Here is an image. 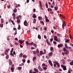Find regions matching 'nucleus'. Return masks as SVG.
<instances>
[{"instance_id": "nucleus-31", "label": "nucleus", "mask_w": 73, "mask_h": 73, "mask_svg": "<svg viewBox=\"0 0 73 73\" xmlns=\"http://www.w3.org/2000/svg\"><path fill=\"white\" fill-rule=\"evenodd\" d=\"M18 70H21L22 69V67H18Z\"/></svg>"}, {"instance_id": "nucleus-60", "label": "nucleus", "mask_w": 73, "mask_h": 73, "mask_svg": "<svg viewBox=\"0 0 73 73\" xmlns=\"http://www.w3.org/2000/svg\"><path fill=\"white\" fill-rule=\"evenodd\" d=\"M33 45H34V46H35V47H37V46H36L37 45V44H33Z\"/></svg>"}, {"instance_id": "nucleus-51", "label": "nucleus", "mask_w": 73, "mask_h": 73, "mask_svg": "<svg viewBox=\"0 0 73 73\" xmlns=\"http://www.w3.org/2000/svg\"><path fill=\"white\" fill-rule=\"evenodd\" d=\"M20 48H23V46L21 45V44H20Z\"/></svg>"}, {"instance_id": "nucleus-14", "label": "nucleus", "mask_w": 73, "mask_h": 73, "mask_svg": "<svg viewBox=\"0 0 73 73\" xmlns=\"http://www.w3.org/2000/svg\"><path fill=\"white\" fill-rule=\"evenodd\" d=\"M32 17L33 18H36V17H37L36 16V14H33V16Z\"/></svg>"}, {"instance_id": "nucleus-15", "label": "nucleus", "mask_w": 73, "mask_h": 73, "mask_svg": "<svg viewBox=\"0 0 73 73\" xmlns=\"http://www.w3.org/2000/svg\"><path fill=\"white\" fill-rule=\"evenodd\" d=\"M70 65H73V60L71 62H70Z\"/></svg>"}, {"instance_id": "nucleus-27", "label": "nucleus", "mask_w": 73, "mask_h": 73, "mask_svg": "<svg viewBox=\"0 0 73 73\" xmlns=\"http://www.w3.org/2000/svg\"><path fill=\"white\" fill-rule=\"evenodd\" d=\"M43 69L44 70H46L47 69V68L46 67H45L44 68H43Z\"/></svg>"}, {"instance_id": "nucleus-11", "label": "nucleus", "mask_w": 73, "mask_h": 73, "mask_svg": "<svg viewBox=\"0 0 73 73\" xmlns=\"http://www.w3.org/2000/svg\"><path fill=\"white\" fill-rule=\"evenodd\" d=\"M19 42L20 43V44H22V43H23V41L20 40H19Z\"/></svg>"}, {"instance_id": "nucleus-28", "label": "nucleus", "mask_w": 73, "mask_h": 73, "mask_svg": "<svg viewBox=\"0 0 73 73\" xmlns=\"http://www.w3.org/2000/svg\"><path fill=\"white\" fill-rule=\"evenodd\" d=\"M17 21L18 24H19V23H20V22H21V21L19 20H17Z\"/></svg>"}, {"instance_id": "nucleus-35", "label": "nucleus", "mask_w": 73, "mask_h": 73, "mask_svg": "<svg viewBox=\"0 0 73 73\" xmlns=\"http://www.w3.org/2000/svg\"><path fill=\"white\" fill-rule=\"evenodd\" d=\"M0 26L2 28L3 27V24L1 23V24H0Z\"/></svg>"}, {"instance_id": "nucleus-23", "label": "nucleus", "mask_w": 73, "mask_h": 73, "mask_svg": "<svg viewBox=\"0 0 73 73\" xmlns=\"http://www.w3.org/2000/svg\"><path fill=\"white\" fill-rule=\"evenodd\" d=\"M54 8L55 11H57L58 9V7H54Z\"/></svg>"}, {"instance_id": "nucleus-4", "label": "nucleus", "mask_w": 73, "mask_h": 73, "mask_svg": "<svg viewBox=\"0 0 73 73\" xmlns=\"http://www.w3.org/2000/svg\"><path fill=\"white\" fill-rule=\"evenodd\" d=\"M54 63H55V64H56V65H57V66L58 68H60V64L58 63V62L55 61L54 62Z\"/></svg>"}, {"instance_id": "nucleus-26", "label": "nucleus", "mask_w": 73, "mask_h": 73, "mask_svg": "<svg viewBox=\"0 0 73 73\" xmlns=\"http://www.w3.org/2000/svg\"><path fill=\"white\" fill-rule=\"evenodd\" d=\"M16 11H17V9L15 8L13 10V12H14V13H16V12H17Z\"/></svg>"}, {"instance_id": "nucleus-2", "label": "nucleus", "mask_w": 73, "mask_h": 73, "mask_svg": "<svg viewBox=\"0 0 73 73\" xmlns=\"http://www.w3.org/2000/svg\"><path fill=\"white\" fill-rule=\"evenodd\" d=\"M38 69H39V71H40L41 72H42V71H43V70L42 68H41L40 66H38Z\"/></svg>"}, {"instance_id": "nucleus-45", "label": "nucleus", "mask_w": 73, "mask_h": 73, "mask_svg": "<svg viewBox=\"0 0 73 73\" xmlns=\"http://www.w3.org/2000/svg\"><path fill=\"white\" fill-rule=\"evenodd\" d=\"M47 43L49 45H51V44H50V42H47Z\"/></svg>"}, {"instance_id": "nucleus-61", "label": "nucleus", "mask_w": 73, "mask_h": 73, "mask_svg": "<svg viewBox=\"0 0 73 73\" xmlns=\"http://www.w3.org/2000/svg\"><path fill=\"white\" fill-rule=\"evenodd\" d=\"M60 16H61V17H62V18L64 17V16H63V15H62V14H60Z\"/></svg>"}, {"instance_id": "nucleus-6", "label": "nucleus", "mask_w": 73, "mask_h": 73, "mask_svg": "<svg viewBox=\"0 0 73 73\" xmlns=\"http://www.w3.org/2000/svg\"><path fill=\"white\" fill-rule=\"evenodd\" d=\"M9 65H12V64H13V62L11 60V59L9 60Z\"/></svg>"}, {"instance_id": "nucleus-52", "label": "nucleus", "mask_w": 73, "mask_h": 73, "mask_svg": "<svg viewBox=\"0 0 73 73\" xmlns=\"http://www.w3.org/2000/svg\"><path fill=\"white\" fill-rule=\"evenodd\" d=\"M13 31H17V29L16 28H14L13 29Z\"/></svg>"}, {"instance_id": "nucleus-9", "label": "nucleus", "mask_w": 73, "mask_h": 73, "mask_svg": "<svg viewBox=\"0 0 73 73\" xmlns=\"http://www.w3.org/2000/svg\"><path fill=\"white\" fill-rule=\"evenodd\" d=\"M11 70L12 72H14V68L11 67Z\"/></svg>"}, {"instance_id": "nucleus-29", "label": "nucleus", "mask_w": 73, "mask_h": 73, "mask_svg": "<svg viewBox=\"0 0 73 73\" xmlns=\"http://www.w3.org/2000/svg\"><path fill=\"white\" fill-rule=\"evenodd\" d=\"M18 29V30H20V29H21V27H20V25H19Z\"/></svg>"}, {"instance_id": "nucleus-10", "label": "nucleus", "mask_w": 73, "mask_h": 73, "mask_svg": "<svg viewBox=\"0 0 73 73\" xmlns=\"http://www.w3.org/2000/svg\"><path fill=\"white\" fill-rule=\"evenodd\" d=\"M34 70L35 71V72H36V73H38V70L36 68H34Z\"/></svg>"}, {"instance_id": "nucleus-17", "label": "nucleus", "mask_w": 73, "mask_h": 73, "mask_svg": "<svg viewBox=\"0 0 73 73\" xmlns=\"http://www.w3.org/2000/svg\"><path fill=\"white\" fill-rule=\"evenodd\" d=\"M36 58V57H33V61H35Z\"/></svg>"}, {"instance_id": "nucleus-22", "label": "nucleus", "mask_w": 73, "mask_h": 73, "mask_svg": "<svg viewBox=\"0 0 73 73\" xmlns=\"http://www.w3.org/2000/svg\"><path fill=\"white\" fill-rule=\"evenodd\" d=\"M65 26H66V25H65L62 24V28L63 29H64V27H65Z\"/></svg>"}, {"instance_id": "nucleus-41", "label": "nucleus", "mask_w": 73, "mask_h": 73, "mask_svg": "<svg viewBox=\"0 0 73 73\" xmlns=\"http://www.w3.org/2000/svg\"><path fill=\"white\" fill-rule=\"evenodd\" d=\"M46 8H48V5L47 3H46Z\"/></svg>"}, {"instance_id": "nucleus-21", "label": "nucleus", "mask_w": 73, "mask_h": 73, "mask_svg": "<svg viewBox=\"0 0 73 73\" xmlns=\"http://www.w3.org/2000/svg\"><path fill=\"white\" fill-rule=\"evenodd\" d=\"M38 20H41V19H42V18L41 17H38Z\"/></svg>"}, {"instance_id": "nucleus-30", "label": "nucleus", "mask_w": 73, "mask_h": 73, "mask_svg": "<svg viewBox=\"0 0 73 73\" xmlns=\"http://www.w3.org/2000/svg\"><path fill=\"white\" fill-rule=\"evenodd\" d=\"M22 61L23 63H25V61H26V60H25V59H23L22 60Z\"/></svg>"}, {"instance_id": "nucleus-34", "label": "nucleus", "mask_w": 73, "mask_h": 73, "mask_svg": "<svg viewBox=\"0 0 73 73\" xmlns=\"http://www.w3.org/2000/svg\"><path fill=\"white\" fill-rule=\"evenodd\" d=\"M11 21L13 25H15V23H14V22L13 21V20H11Z\"/></svg>"}, {"instance_id": "nucleus-62", "label": "nucleus", "mask_w": 73, "mask_h": 73, "mask_svg": "<svg viewBox=\"0 0 73 73\" xmlns=\"http://www.w3.org/2000/svg\"><path fill=\"white\" fill-rule=\"evenodd\" d=\"M63 24H64L65 25H66V24H65V21H63Z\"/></svg>"}, {"instance_id": "nucleus-18", "label": "nucleus", "mask_w": 73, "mask_h": 73, "mask_svg": "<svg viewBox=\"0 0 73 73\" xmlns=\"http://www.w3.org/2000/svg\"><path fill=\"white\" fill-rule=\"evenodd\" d=\"M23 57H24L25 58H26L27 57V56L25 55H24L23 56Z\"/></svg>"}, {"instance_id": "nucleus-32", "label": "nucleus", "mask_w": 73, "mask_h": 73, "mask_svg": "<svg viewBox=\"0 0 73 73\" xmlns=\"http://www.w3.org/2000/svg\"><path fill=\"white\" fill-rule=\"evenodd\" d=\"M42 51H40V56H42Z\"/></svg>"}, {"instance_id": "nucleus-36", "label": "nucleus", "mask_w": 73, "mask_h": 73, "mask_svg": "<svg viewBox=\"0 0 73 73\" xmlns=\"http://www.w3.org/2000/svg\"><path fill=\"white\" fill-rule=\"evenodd\" d=\"M53 50V47H50V50H51V51H52Z\"/></svg>"}, {"instance_id": "nucleus-3", "label": "nucleus", "mask_w": 73, "mask_h": 73, "mask_svg": "<svg viewBox=\"0 0 73 73\" xmlns=\"http://www.w3.org/2000/svg\"><path fill=\"white\" fill-rule=\"evenodd\" d=\"M61 67H62V68L64 70H66V66H65L63 65H61Z\"/></svg>"}, {"instance_id": "nucleus-43", "label": "nucleus", "mask_w": 73, "mask_h": 73, "mask_svg": "<svg viewBox=\"0 0 73 73\" xmlns=\"http://www.w3.org/2000/svg\"><path fill=\"white\" fill-rule=\"evenodd\" d=\"M40 9L41 10H42V11H43V10H44V9H43V8H42V6L41 7H40Z\"/></svg>"}, {"instance_id": "nucleus-24", "label": "nucleus", "mask_w": 73, "mask_h": 73, "mask_svg": "<svg viewBox=\"0 0 73 73\" xmlns=\"http://www.w3.org/2000/svg\"><path fill=\"white\" fill-rule=\"evenodd\" d=\"M52 54H53V53L52 52H50L49 53V56H51Z\"/></svg>"}, {"instance_id": "nucleus-40", "label": "nucleus", "mask_w": 73, "mask_h": 73, "mask_svg": "<svg viewBox=\"0 0 73 73\" xmlns=\"http://www.w3.org/2000/svg\"><path fill=\"white\" fill-rule=\"evenodd\" d=\"M63 51L64 52H66V48H63Z\"/></svg>"}, {"instance_id": "nucleus-16", "label": "nucleus", "mask_w": 73, "mask_h": 73, "mask_svg": "<svg viewBox=\"0 0 73 73\" xmlns=\"http://www.w3.org/2000/svg\"><path fill=\"white\" fill-rule=\"evenodd\" d=\"M34 21L33 22V23H34V24H35L36 23V19H34Z\"/></svg>"}, {"instance_id": "nucleus-46", "label": "nucleus", "mask_w": 73, "mask_h": 73, "mask_svg": "<svg viewBox=\"0 0 73 73\" xmlns=\"http://www.w3.org/2000/svg\"><path fill=\"white\" fill-rule=\"evenodd\" d=\"M57 35H58V36H59V37H62L61 35L60 34H57Z\"/></svg>"}, {"instance_id": "nucleus-1", "label": "nucleus", "mask_w": 73, "mask_h": 73, "mask_svg": "<svg viewBox=\"0 0 73 73\" xmlns=\"http://www.w3.org/2000/svg\"><path fill=\"white\" fill-rule=\"evenodd\" d=\"M24 24L25 26H27L28 25V24L27 21H25L24 22Z\"/></svg>"}, {"instance_id": "nucleus-53", "label": "nucleus", "mask_w": 73, "mask_h": 73, "mask_svg": "<svg viewBox=\"0 0 73 73\" xmlns=\"http://www.w3.org/2000/svg\"><path fill=\"white\" fill-rule=\"evenodd\" d=\"M33 54H36V52L35 51H34L33 52Z\"/></svg>"}, {"instance_id": "nucleus-49", "label": "nucleus", "mask_w": 73, "mask_h": 73, "mask_svg": "<svg viewBox=\"0 0 73 73\" xmlns=\"http://www.w3.org/2000/svg\"><path fill=\"white\" fill-rule=\"evenodd\" d=\"M10 54L11 56H12L13 57H14V55H13V53H11Z\"/></svg>"}, {"instance_id": "nucleus-63", "label": "nucleus", "mask_w": 73, "mask_h": 73, "mask_svg": "<svg viewBox=\"0 0 73 73\" xmlns=\"http://www.w3.org/2000/svg\"><path fill=\"white\" fill-rule=\"evenodd\" d=\"M27 62L29 64L30 62V60H28L27 61Z\"/></svg>"}, {"instance_id": "nucleus-59", "label": "nucleus", "mask_w": 73, "mask_h": 73, "mask_svg": "<svg viewBox=\"0 0 73 73\" xmlns=\"http://www.w3.org/2000/svg\"><path fill=\"white\" fill-rule=\"evenodd\" d=\"M15 33H14V35H16L17 34V31H15Z\"/></svg>"}, {"instance_id": "nucleus-8", "label": "nucleus", "mask_w": 73, "mask_h": 73, "mask_svg": "<svg viewBox=\"0 0 73 73\" xmlns=\"http://www.w3.org/2000/svg\"><path fill=\"white\" fill-rule=\"evenodd\" d=\"M48 61L50 65L51 66H53V64H52V61H51L50 60H49Z\"/></svg>"}, {"instance_id": "nucleus-56", "label": "nucleus", "mask_w": 73, "mask_h": 73, "mask_svg": "<svg viewBox=\"0 0 73 73\" xmlns=\"http://www.w3.org/2000/svg\"><path fill=\"white\" fill-rule=\"evenodd\" d=\"M45 64L44 63H43L42 64V66H45Z\"/></svg>"}, {"instance_id": "nucleus-55", "label": "nucleus", "mask_w": 73, "mask_h": 73, "mask_svg": "<svg viewBox=\"0 0 73 73\" xmlns=\"http://www.w3.org/2000/svg\"><path fill=\"white\" fill-rule=\"evenodd\" d=\"M26 44H27L28 45H29V42H28L27 41L26 42Z\"/></svg>"}, {"instance_id": "nucleus-33", "label": "nucleus", "mask_w": 73, "mask_h": 73, "mask_svg": "<svg viewBox=\"0 0 73 73\" xmlns=\"http://www.w3.org/2000/svg\"><path fill=\"white\" fill-rule=\"evenodd\" d=\"M69 40L67 39L65 41V42H69Z\"/></svg>"}, {"instance_id": "nucleus-50", "label": "nucleus", "mask_w": 73, "mask_h": 73, "mask_svg": "<svg viewBox=\"0 0 73 73\" xmlns=\"http://www.w3.org/2000/svg\"><path fill=\"white\" fill-rule=\"evenodd\" d=\"M44 38H45V39H46L47 38L46 37V36L45 35H44Z\"/></svg>"}, {"instance_id": "nucleus-7", "label": "nucleus", "mask_w": 73, "mask_h": 73, "mask_svg": "<svg viewBox=\"0 0 73 73\" xmlns=\"http://www.w3.org/2000/svg\"><path fill=\"white\" fill-rule=\"evenodd\" d=\"M62 44H58V48H62Z\"/></svg>"}, {"instance_id": "nucleus-48", "label": "nucleus", "mask_w": 73, "mask_h": 73, "mask_svg": "<svg viewBox=\"0 0 73 73\" xmlns=\"http://www.w3.org/2000/svg\"><path fill=\"white\" fill-rule=\"evenodd\" d=\"M16 18L17 20H20V18H19V17H17Z\"/></svg>"}, {"instance_id": "nucleus-39", "label": "nucleus", "mask_w": 73, "mask_h": 73, "mask_svg": "<svg viewBox=\"0 0 73 73\" xmlns=\"http://www.w3.org/2000/svg\"><path fill=\"white\" fill-rule=\"evenodd\" d=\"M62 62H63L64 63H65V60L64 59L62 60Z\"/></svg>"}, {"instance_id": "nucleus-13", "label": "nucleus", "mask_w": 73, "mask_h": 73, "mask_svg": "<svg viewBox=\"0 0 73 73\" xmlns=\"http://www.w3.org/2000/svg\"><path fill=\"white\" fill-rule=\"evenodd\" d=\"M23 54L22 53H21L20 54V55H19V57H23Z\"/></svg>"}, {"instance_id": "nucleus-12", "label": "nucleus", "mask_w": 73, "mask_h": 73, "mask_svg": "<svg viewBox=\"0 0 73 73\" xmlns=\"http://www.w3.org/2000/svg\"><path fill=\"white\" fill-rule=\"evenodd\" d=\"M36 53L37 54H39V50H38V49H36Z\"/></svg>"}, {"instance_id": "nucleus-58", "label": "nucleus", "mask_w": 73, "mask_h": 73, "mask_svg": "<svg viewBox=\"0 0 73 73\" xmlns=\"http://www.w3.org/2000/svg\"><path fill=\"white\" fill-rule=\"evenodd\" d=\"M33 12H36V9H33Z\"/></svg>"}, {"instance_id": "nucleus-19", "label": "nucleus", "mask_w": 73, "mask_h": 73, "mask_svg": "<svg viewBox=\"0 0 73 73\" xmlns=\"http://www.w3.org/2000/svg\"><path fill=\"white\" fill-rule=\"evenodd\" d=\"M64 46H65V48H67V49L68 48V46H67V44H65Z\"/></svg>"}, {"instance_id": "nucleus-37", "label": "nucleus", "mask_w": 73, "mask_h": 73, "mask_svg": "<svg viewBox=\"0 0 73 73\" xmlns=\"http://www.w3.org/2000/svg\"><path fill=\"white\" fill-rule=\"evenodd\" d=\"M33 44H34L33 42H31L29 44V45H33Z\"/></svg>"}, {"instance_id": "nucleus-42", "label": "nucleus", "mask_w": 73, "mask_h": 73, "mask_svg": "<svg viewBox=\"0 0 73 73\" xmlns=\"http://www.w3.org/2000/svg\"><path fill=\"white\" fill-rule=\"evenodd\" d=\"M1 20H2L1 23H4V19H1Z\"/></svg>"}, {"instance_id": "nucleus-5", "label": "nucleus", "mask_w": 73, "mask_h": 73, "mask_svg": "<svg viewBox=\"0 0 73 73\" xmlns=\"http://www.w3.org/2000/svg\"><path fill=\"white\" fill-rule=\"evenodd\" d=\"M12 16H13V19L14 20H15V17H16V14L15 13H13Z\"/></svg>"}, {"instance_id": "nucleus-38", "label": "nucleus", "mask_w": 73, "mask_h": 73, "mask_svg": "<svg viewBox=\"0 0 73 73\" xmlns=\"http://www.w3.org/2000/svg\"><path fill=\"white\" fill-rule=\"evenodd\" d=\"M54 40H55L57 38V37L56 36H54Z\"/></svg>"}, {"instance_id": "nucleus-44", "label": "nucleus", "mask_w": 73, "mask_h": 73, "mask_svg": "<svg viewBox=\"0 0 73 73\" xmlns=\"http://www.w3.org/2000/svg\"><path fill=\"white\" fill-rule=\"evenodd\" d=\"M40 23H42L43 25H44V23L43 21H40Z\"/></svg>"}, {"instance_id": "nucleus-57", "label": "nucleus", "mask_w": 73, "mask_h": 73, "mask_svg": "<svg viewBox=\"0 0 73 73\" xmlns=\"http://www.w3.org/2000/svg\"><path fill=\"white\" fill-rule=\"evenodd\" d=\"M32 70H30L29 71V73H32Z\"/></svg>"}, {"instance_id": "nucleus-20", "label": "nucleus", "mask_w": 73, "mask_h": 73, "mask_svg": "<svg viewBox=\"0 0 73 73\" xmlns=\"http://www.w3.org/2000/svg\"><path fill=\"white\" fill-rule=\"evenodd\" d=\"M38 38H39V39H41V36L39 35H38Z\"/></svg>"}, {"instance_id": "nucleus-25", "label": "nucleus", "mask_w": 73, "mask_h": 73, "mask_svg": "<svg viewBox=\"0 0 73 73\" xmlns=\"http://www.w3.org/2000/svg\"><path fill=\"white\" fill-rule=\"evenodd\" d=\"M45 21L47 23L48 22H49V20L48 19V18L46 19Z\"/></svg>"}, {"instance_id": "nucleus-64", "label": "nucleus", "mask_w": 73, "mask_h": 73, "mask_svg": "<svg viewBox=\"0 0 73 73\" xmlns=\"http://www.w3.org/2000/svg\"><path fill=\"white\" fill-rule=\"evenodd\" d=\"M7 40H8V41H9V40H10V39L9 38H7Z\"/></svg>"}, {"instance_id": "nucleus-54", "label": "nucleus", "mask_w": 73, "mask_h": 73, "mask_svg": "<svg viewBox=\"0 0 73 73\" xmlns=\"http://www.w3.org/2000/svg\"><path fill=\"white\" fill-rule=\"evenodd\" d=\"M56 65H57V64L54 63V66L55 67H56Z\"/></svg>"}, {"instance_id": "nucleus-47", "label": "nucleus", "mask_w": 73, "mask_h": 73, "mask_svg": "<svg viewBox=\"0 0 73 73\" xmlns=\"http://www.w3.org/2000/svg\"><path fill=\"white\" fill-rule=\"evenodd\" d=\"M53 43L55 45H56V44H57V42H55V41L53 42Z\"/></svg>"}]
</instances>
